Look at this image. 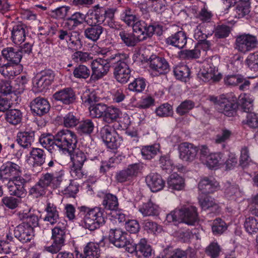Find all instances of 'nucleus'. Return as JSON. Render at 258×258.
Wrapping results in <instances>:
<instances>
[{"label": "nucleus", "instance_id": "1", "mask_svg": "<svg viewBox=\"0 0 258 258\" xmlns=\"http://www.w3.org/2000/svg\"><path fill=\"white\" fill-rule=\"evenodd\" d=\"M132 32L121 30L118 37L120 43L128 47L135 46L140 41L150 39L154 35L161 36L163 33V26L158 21L151 19L137 21L133 26Z\"/></svg>", "mask_w": 258, "mask_h": 258}, {"label": "nucleus", "instance_id": "2", "mask_svg": "<svg viewBox=\"0 0 258 258\" xmlns=\"http://www.w3.org/2000/svg\"><path fill=\"white\" fill-rule=\"evenodd\" d=\"M116 9H105L99 5L89 9L86 14L87 24L107 26L110 28L119 29L120 24L115 20L114 14Z\"/></svg>", "mask_w": 258, "mask_h": 258}, {"label": "nucleus", "instance_id": "3", "mask_svg": "<svg viewBox=\"0 0 258 258\" xmlns=\"http://www.w3.org/2000/svg\"><path fill=\"white\" fill-rule=\"evenodd\" d=\"M131 59L129 53L123 52L114 53L112 68L116 81L121 84H125L132 77L133 70L131 68Z\"/></svg>", "mask_w": 258, "mask_h": 258}, {"label": "nucleus", "instance_id": "4", "mask_svg": "<svg viewBox=\"0 0 258 258\" xmlns=\"http://www.w3.org/2000/svg\"><path fill=\"white\" fill-rule=\"evenodd\" d=\"M80 211L83 213V227L90 231L100 227L105 222V215L104 210L99 207L90 209L86 206L79 207Z\"/></svg>", "mask_w": 258, "mask_h": 258}, {"label": "nucleus", "instance_id": "5", "mask_svg": "<svg viewBox=\"0 0 258 258\" xmlns=\"http://www.w3.org/2000/svg\"><path fill=\"white\" fill-rule=\"evenodd\" d=\"M166 219L169 222H180L188 225H195L198 222L199 218L197 208L191 206L175 209L167 215Z\"/></svg>", "mask_w": 258, "mask_h": 258}, {"label": "nucleus", "instance_id": "6", "mask_svg": "<svg viewBox=\"0 0 258 258\" xmlns=\"http://www.w3.org/2000/svg\"><path fill=\"white\" fill-rule=\"evenodd\" d=\"M2 54L7 61L0 68V73L5 77L11 78L15 75V72L12 70L13 66L19 64L22 58V51L19 49L13 47H7L3 49Z\"/></svg>", "mask_w": 258, "mask_h": 258}, {"label": "nucleus", "instance_id": "7", "mask_svg": "<svg viewBox=\"0 0 258 258\" xmlns=\"http://www.w3.org/2000/svg\"><path fill=\"white\" fill-rule=\"evenodd\" d=\"M114 53L106 54L103 58H96L91 62L92 73L90 80L96 82L105 76L112 67L113 63Z\"/></svg>", "mask_w": 258, "mask_h": 258}, {"label": "nucleus", "instance_id": "8", "mask_svg": "<svg viewBox=\"0 0 258 258\" xmlns=\"http://www.w3.org/2000/svg\"><path fill=\"white\" fill-rule=\"evenodd\" d=\"M61 181V174L57 175L48 173H46L43 174L39 181L30 189L29 194L35 198L40 197L45 194L46 190L48 186L52 184L53 186L57 187Z\"/></svg>", "mask_w": 258, "mask_h": 258}, {"label": "nucleus", "instance_id": "9", "mask_svg": "<svg viewBox=\"0 0 258 258\" xmlns=\"http://www.w3.org/2000/svg\"><path fill=\"white\" fill-rule=\"evenodd\" d=\"M55 141L57 150L62 154H67L76 148L78 139L76 134L69 130H61L55 134Z\"/></svg>", "mask_w": 258, "mask_h": 258}, {"label": "nucleus", "instance_id": "10", "mask_svg": "<svg viewBox=\"0 0 258 258\" xmlns=\"http://www.w3.org/2000/svg\"><path fill=\"white\" fill-rule=\"evenodd\" d=\"M99 135L106 147L110 149H118L123 142L122 137L109 125H105L101 128Z\"/></svg>", "mask_w": 258, "mask_h": 258}, {"label": "nucleus", "instance_id": "11", "mask_svg": "<svg viewBox=\"0 0 258 258\" xmlns=\"http://www.w3.org/2000/svg\"><path fill=\"white\" fill-rule=\"evenodd\" d=\"M60 224L59 223L52 229L51 238L53 242L51 245L44 247L46 251L55 254L58 253L65 245L66 239V226L64 224Z\"/></svg>", "mask_w": 258, "mask_h": 258}, {"label": "nucleus", "instance_id": "12", "mask_svg": "<svg viewBox=\"0 0 258 258\" xmlns=\"http://www.w3.org/2000/svg\"><path fill=\"white\" fill-rule=\"evenodd\" d=\"M53 71L44 70L37 75L33 80V89L36 92H46L54 81Z\"/></svg>", "mask_w": 258, "mask_h": 258}, {"label": "nucleus", "instance_id": "13", "mask_svg": "<svg viewBox=\"0 0 258 258\" xmlns=\"http://www.w3.org/2000/svg\"><path fill=\"white\" fill-rule=\"evenodd\" d=\"M127 236L126 232L119 228H111L108 232L109 242L117 247H125L127 251L128 247L132 246Z\"/></svg>", "mask_w": 258, "mask_h": 258}, {"label": "nucleus", "instance_id": "14", "mask_svg": "<svg viewBox=\"0 0 258 258\" xmlns=\"http://www.w3.org/2000/svg\"><path fill=\"white\" fill-rule=\"evenodd\" d=\"M257 45L256 36L250 34H243L237 36L236 39V48L243 53L254 49Z\"/></svg>", "mask_w": 258, "mask_h": 258}, {"label": "nucleus", "instance_id": "15", "mask_svg": "<svg viewBox=\"0 0 258 258\" xmlns=\"http://www.w3.org/2000/svg\"><path fill=\"white\" fill-rule=\"evenodd\" d=\"M52 97L55 101L64 106L74 104L77 99L76 92L71 87H66L57 90L53 94Z\"/></svg>", "mask_w": 258, "mask_h": 258}, {"label": "nucleus", "instance_id": "16", "mask_svg": "<svg viewBox=\"0 0 258 258\" xmlns=\"http://www.w3.org/2000/svg\"><path fill=\"white\" fill-rule=\"evenodd\" d=\"M211 100L218 105L219 111L226 116L231 117L235 114V109L237 107V104L231 99L221 97L219 99L217 97H212Z\"/></svg>", "mask_w": 258, "mask_h": 258}, {"label": "nucleus", "instance_id": "17", "mask_svg": "<svg viewBox=\"0 0 258 258\" xmlns=\"http://www.w3.org/2000/svg\"><path fill=\"white\" fill-rule=\"evenodd\" d=\"M27 180L21 176H16L12 180L9 181L7 186L10 195L22 198L26 195L25 188Z\"/></svg>", "mask_w": 258, "mask_h": 258}, {"label": "nucleus", "instance_id": "18", "mask_svg": "<svg viewBox=\"0 0 258 258\" xmlns=\"http://www.w3.org/2000/svg\"><path fill=\"white\" fill-rule=\"evenodd\" d=\"M187 36L186 33L179 30L171 34L165 39V43L167 46H172L176 48L182 49L187 44Z\"/></svg>", "mask_w": 258, "mask_h": 258}, {"label": "nucleus", "instance_id": "19", "mask_svg": "<svg viewBox=\"0 0 258 258\" xmlns=\"http://www.w3.org/2000/svg\"><path fill=\"white\" fill-rule=\"evenodd\" d=\"M150 68L157 72L159 74H165L170 70L169 62L163 57L152 55L149 59Z\"/></svg>", "mask_w": 258, "mask_h": 258}, {"label": "nucleus", "instance_id": "20", "mask_svg": "<svg viewBox=\"0 0 258 258\" xmlns=\"http://www.w3.org/2000/svg\"><path fill=\"white\" fill-rule=\"evenodd\" d=\"M217 71L216 67L212 63L205 64L203 69H201L198 74V77L205 83L208 82L211 80L214 82H218L221 79V75L219 74L216 75L215 73Z\"/></svg>", "mask_w": 258, "mask_h": 258}, {"label": "nucleus", "instance_id": "21", "mask_svg": "<svg viewBox=\"0 0 258 258\" xmlns=\"http://www.w3.org/2000/svg\"><path fill=\"white\" fill-rule=\"evenodd\" d=\"M50 104L47 99L37 97L31 103L30 108L34 116H41L46 114L50 109Z\"/></svg>", "mask_w": 258, "mask_h": 258}, {"label": "nucleus", "instance_id": "22", "mask_svg": "<svg viewBox=\"0 0 258 258\" xmlns=\"http://www.w3.org/2000/svg\"><path fill=\"white\" fill-rule=\"evenodd\" d=\"M15 237L23 243L30 242L34 237L33 228L24 224L18 225L14 231Z\"/></svg>", "mask_w": 258, "mask_h": 258}, {"label": "nucleus", "instance_id": "23", "mask_svg": "<svg viewBox=\"0 0 258 258\" xmlns=\"http://www.w3.org/2000/svg\"><path fill=\"white\" fill-rule=\"evenodd\" d=\"M84 22H86V15L80 12H75L64 18L63 25L69 30H73Z\"/></svg>", "mask_w": 258, "mask_h": 258}, {"label": "nucleus", "instance_id": "24", "mask_svg": "<svg viewBox=\"0 0 258 258\" xmlns=\"http://www.w3.org/2000/svg\"><path fill=\"white\" fill-rule=\"evenodd\" d=\"M224 81L227 86H235L239 85V89L244 91L249 87L250 82L245 79L243 76L239 74H232L226 76Z\"/></svg>", "mask_w": 258, "mask_h": 258}, {"label": "nucleus", "instance_id": "25", "mask_svg": "<svg viewBox=\"0 0 258 258\" xmlns=\"http://www.w3.org/2000/svg\"><path fill=\"white\" fill-rule=\"evenodd\" d=\"M180 157L185 161H192L196 156L199 149L194 144L187 142L182 143L179 147Z\"/></svg>", "mask_w": 258, "mask_h": 258}, {"label": "nucleus", "instance_id": "26", "mask_svg": "<svg viewBox=\"0 0 258 258\" xmlns=\"http://www.w3.org/2000/svg\"><path fill=\"white\" fill-rule=\"evenodd\" d=\"M152 249L151 245L147 242L145 238H142L140 242L131 247H128L127 251L132 253L135 251L137 253H140L145 257H149L151 256L152 253Z\"/></svg>", "mask_w": 258, "mask_h": 258}, {"label": "nucleus", "instance_id": "27", "mask_svg": "<svg viewBox=\"0 0 258 258\" xmlns=\"http://www.w3.org/2000/svg\"><path fill=\"white\" fill-rule=\"evenodd\" d=\"M26 27L22 23L15 24L11 30V39L14 43L19 45L23 42L26 36Z\"/></svg>", "mask_w": 258, "mask_h": 258}, {"label": "nucleus", "instance_id": "28", "mask_svg": "<svg viewBox=\"0 0 258 258\" xmlns=\"http://www.w3.org/2000/svg\"><path fill=\"white\" fill-rule=\"evenodd\" d=\"M84 29V35L86 38L93 42H97L104 31V28L100 25L88 24Z\"/></svg>", "mask_w": 258, "mask_h": 258}, {"label": "nucleus", "instance_id": "29", "mask_svg": "<svg viewBox=\"0 0 258 258\" xmlns=\"http://www.w3.org/2000/svg\"><path fill=\"white\" fill-rule=\"evenodd\" d=\"M146 182L152 192H157L161 190L165 184L161 176L155 173H152L147 175Z\"/></svg>", "mask_w": 258, "mask_h": 258}, {"label": "nucleus", "instance_id": "30", "mask_svg": "<svg viewBox=\"0 0 258 258\" xmlns=\"http://www.w3.org/2000/svg\"><path fill=\"white\" fill-rule=\"evenodd\" d=\"M55 134H43L39 139V142L41 146L52 153L57 150V144L55 141Z\"/></svg>", "mask_w": 258, "mask_h": 258}, {"label": "nucleus", "instance_id": "31", "mask_svg": "<svg viewBox=\"0 0 258 258\" xmlns=\"http://www.w3.org/2000/svg\"><path fill=\"white\" fill-rule=\"evenodd\" d=\"M35 132L31 130L19 132L17 134V141L18 143L22 147L27 148L31 146L34 142Z\"/></svg>", "mask_w": 258, "mask_h": 258}, {"label": "nucleus", "instance_id": "32", "mask_svg": "<svg viewBox=\"0 0 258 258\" xmlns=\"http://www.w3.org/2000/svg\"><path fill=\"white\" fill-rule=\"evenodd\" d=\"M45 211L46 212V215L44 218V221L49 222L52 225L58 222L59 212L55 205L50 202H47Z\"/></svg>", "mask_w": 258, "mask_h": 258}, {"label": "nucleus", "instance_id": "33", "mask_svg": "<svg viewBox=\"0 0 258 258\" xmlns=\"http://www.w3.org/2000/svg\"><path fill=\"white\" fill-rule=\"evenodd\" d=\"M95 124L91 119H85L79 121L76 127L77 133L81 136H90L93 133Z\"/></svg>", "mask_w": 258, "mask_h": 258}, {"label": "nucleus", "instance_id": "34", "mask_svg": "<svg viewBox=\"0 0 258 258\" xmlns=\"http://www.w3.org/2000/svg\"><path fill=\"white\" fill-rule=\"evenodd\" d=\"M147 81L143 77L134 78L127 85V89L135 94L143 93L147 86Z\"/></svg>", "mask_w": 258, "mask_h": 258}, {"label": "nucleus", "instance_id": "35", "mask_svg": "<svg viewBox=\"0 0 258 258\" xmlns=\"http://www.w3.org/2000/svg\"><path fill=\"white\" fill-rule=\"evenodd\" d=\"M120 19L128 26H133L138 20L135 11L130 7L125 8L120 14Z\"/></svg>", "mask_w": 258, "mask_h": 258}, {"label": "nucleus", "instance_id": "36", "mask_svg": "<svg viewBox=\"0 0 258 258\" xmlns=\"http://www.w3.org/2000/svg\"><path fill=\"white\" fill-rule=\"evenodd\" d=\"M230 101H234L237 104V107L235 109V114L237 109L240 108L243 111L248 113L252 109L253 100L250 98L249 94H244L243 95H240L238 100L236 98L231 99Z\"/></svg>", "mask_w": 258, "mask_h": 258}, {"label": "nucleus", "instance_id": "37", "mask_svg": "<svg viewBox=\"0 0 258 258\" xmlns=\"http://www.w3.org/2000/svg\"><path fill=\"white\" fill-rule=\"evenodd\" d=\"M23 113L17 109L8 110L5 113V118L7 122L13 125H17L22 122Z\"/></svg>", "mask_w": 258, "mask_h": 258}, {"label": "nucleus", "instance_id": "38", "mask_svg": "<svg viewBox=\"0 0 258 258\" xmlns=\"http://www.w3.org/2000/svg\"><path fill=\"white\" fill-rule=\"evenodd\" d=\"M167 184L168 187L172 190H180L184 188L185 181L182 176L174 173L169 176Z\"/></svg>", "mask_w": 258, "mask_h": 258}, {"label": "nucleus", "instance_id": "39", "mask_svg": "<svg viewBox=\"0 0 258 258\" xmlns=\"http://www.w3.org/2000/svg\"><path fill=\"white\" fill-rule=\"evenodd\" d=\"M175 78L183 82H187L189 80L190 71L186 65L176 66L173 70Z\"/></svg>", "mask_w": 258, "mask_h": 258}, {"label": "nucleus", "instance_id": "40", "mask_svg": "<svg viewBox=\"0 0 258 258\" xmlns=\"http://www.w3.org/2000/svg\"><path fill=\"white\" fill-rule=\"evenodd\" d=\"M120 113L121 111L119 108L113 106H107L103 115V120L108 123L114 122L119 118Z\"/></svg>", "mask_w": 258, "mask_h": 258}, {"label": "nucleus", "instance_id": "41", "mask_svg": "<svg viewBox=\"0 0 258 258\" xmlns=\"http://www.w3.org/2000/svg\"><path fill=\"white\" fill-rule=\"evenodd\" d=\"M19 219L23 221L26 226L33 227L38 225V218L35 214L32 213L30 211L28 212H20L19 214Z\"/></svg>", "mask_w": 258, "mask_h": 258}, {"label": "nucleus", "instance_id": "42", "mask_svg": "<svg viewBox=\"0 0 258 258\" xmlns=\"http://www.w3.org/2000/svg\"><path fill=\"white\" fill-rule=\"evenodd\" d=\"M139 211L144 216H153L158 215L159 207L151 201L140 206Z\"/></svg>", "mask_w": 258, "mask_h": 258}, {"label": "nucleus", "instance_id": "43", "mask_svg": "<svg viewBox=\"0 0 258 258\" xmlns=\"http://www.w3.org/2000/svg\"><path fill=\"white\" fill-rule=\"evenodd\" d=\"M160 146L159 144L146 146L142 148L141 154L144 160H151L160 153Z\"/></svg>", "mask_w": 258, "mask_h": 258}, {"label": "nucleus", "instance_id": "44", "mask_svg": "<svg viewBox=\"0 0 258 258\" xmlns=\"http://www.w3.org/2000/svg\"><path fill=\"white\" fill-rule=\"evenodd\" d=\"M83 255L86 258H98L100 253L98 243L88 242L84 248Z\"/></svg>", "mask_w": 258, "mask_h": 258}, {"label": "nucleus", "instance_id": "45", "mask_svg": "<svg viewBox=\"0 0 258 258\" xmlns=\"http://www.w3.org/2000/svg\"><path fill=\"white\" fill-rule=\"evenodd\" d=\"M102 205L107 210H115L118 206V199L115 195L106 194L103 197Z\"/></svg>", "mask_w": 258, "mask_h": 258}, {"label": "nucleus", "instance_id": "46", "mask_svg": "<svg viewBox=\"0 0 258 258\" xmlns=\"http://www.w3.org/2000/svg\"><path fill=\"white\" fill-rule=\"evenodd\" d=\"M244 227L248 234H256L258 232V220L252 216L246 218L244 223Z\"/></svg>", "mask_w": 258, "mask_h": 258}, {"label": "nucleus", "instance_id": "47", "mask_svg": "<svg viewBox=\"0 0 258 258\" xmlns=\"http://www.w3.org/2000/svg\"><path fill=\"white\" fill-rule=\"evenodd\" d=\"M27 82L28 79L25 75H21L18 77L13 82H12L15 95L20 94L24 92Z\"/></svg>", "mask_w": 258, "mask_h": 258}, {"label": "nucleus", "instance_id": "48", "mask_svg": "<svg viewBox=\"0 0 258 258\" xmlns=\"http://www.w3.org/2000/svg\"><path fill=\"white\" fill-rule=\"evenodd\" d=\"M250 4H238L235 8V17L241 19L244 18L248 20L250 17Z\"/></svg>", "mask_w": 258, "mask_h": 258}, {"label": "nucleus", "instance_id": "49", "mask_svg": "<svg viewBox=\"0 0 258 258\" xmlns=\"http://www.w3.org/2000/svg\"><path fill=\"white\" fill-rule=\"evenodd\" d=\"M155 99L150 94L142 95L137 102V107L140 109H146L154 105Z\"/></svg>", "mask_w": 258, "mask_h": 258}, {"label": "nucleus", "instance_id": "50", "mask_svg": "<svg viewBox=\"0 0 258 258\" xmlns=\"http://www.w3.org/2000/svg\"><path fill=\"white\" fill-rule=\"evenodd\" d=\"M195 107V103L189 99H186L177 106L176 109V113L180 116H183L188 113Z\"/></svg>", "mask_w": 258, "mask_h": 258}, {"label": "nucleus", "instance_id": "51", "mask_svg": "<svg viewBox=\"0 0 258 258\" xmlns=\"http://www.w3.org/2000/svg\"><path fill=\"white\" fill-rule=\"evenodd\" d=\"M73 76L75 78L86 79L91 77V72L89 68L84 64H79L73 71Z\"/></svg>", "mask_w": 258, "mask_h": 258}, {"label": "nucleus", "instance_id": "52", "mask_svg": "<svg viewBox=\"0 0 258 258\" xmlns=\"http://www.w3.org/2000/svg\"><path fill=\"white\" fill-rule=\"evenodd\" d=\"M79 118L77 113L74 112H69L63 117V125L64 126L71 128L76 126L79 123Z\"/></svg>", "mask_w": 258, "mask_h": 258}, {"label": "nucleus", "instance_id": "53", "mask_svg": "<svg viewBox=\"0 0 258 258\" xmlns=\"http://www.w3.org/2000/svg\"><path fill=\"white\" fill-rule=\"evenodd\" d=\"M107 105L104 104L98 103L91 105L89 110L91 115L95 118L103 117L104 114L106 109Z\"/></svg>", "mask_w": 258, "mask_h": 258}, {"label": "nucleus", "instance_id": "54", "mask_svg": "<svg viewBox=\"0 0 258 258\" xmlns=\"http://www.w3.org/2000/svg\"><path fill=\"white\" fill-rule=\"evenodd\" d=\"M67 43L71 49L78 50L82 48V43L79 35L76 32H72L68 39Z\"/></svg>", "mask_w": 258, "mask_h": 258}, {"label": "nucleus", "instance_id": "55", "mask_svg": "<svg viewBox=\"0 0 258 258\" xmlns=\"http://www.w3.org/2000/svg\"><path fill=\"white\" fill-rule=\"evenodd\" d=\"M142 225L144 230L148 233L154 234L161 230L160 226L156 222L150 219L145 220Z\"/></svg>", "mask_w": 258, "mask_h": 258}, {"label": "nucleus", "instance_id": "56", "mask_svg": "<svg viewBox=\"0 0 258 258\" xmlns=\"http://www.w3.org/2000/svg\"><path fill=\"white\" fill-rule=\"evenodd\" d=\"M72 58L76 62L84 63L92 60L93 57L90 53L77 51L73 53Z\"/></svg>", "mask_w": 258, "mask_h": 258}, {"label": "nucleus", "instance_id": "57", "mask_svg": "<svg viewBox=\"0 0 258 258\" xmlns=\"http://www.w3.org/2000/svg\"><path fill=\"white\" fill-rule=\"evenodd\" d=\"M246 64L254 72L258 71V51L250 53L245 59Z\"/></svg>", "mask_w": 258, "mask_h": 258}, {"label": "nucleus", "instance_id": "58", "mask_svg": "<svg viewBox=\"0 0 258 258\" xmlns=\"http://www.w3.org/2000/svg\"><path fill=\"white\" fill-rule=\"evenodd\" d=\"M13 93L15 94V91L11 82L3 80L0 81V96H7Z\"/></svg>", "mask_w": 258, "mask_h": 258}, {"label": "nucleus", "instance_id": "59", "mask_svg": "<svg viewBox=\"0 0 258 258\" xmlns=\"http://www.w3.org/2000/svg\"><path fill=\"white\" fill-rule=\"evenodd\" d=\"M67 154L70 157L71 161H86V154L77 147Z\"/></svg>", "mask_w": 258, "mask_h": 258}, {"label": "nucleus", "instance_id": "60", "mask_svg": "<svg viewBox=\"0 0 258 258\" xmlns=\"http://www.w3.org/2000/svg\"><path fill=\"white\" fill-rule=\"evenodd\" d=\"M230 32V26L225 24H220L216 26L214 34L217 38H225L229 36Z\"/></svg>", "mask_w": 258, "mask_h": 258}, {"label": "nucleus", "instance_id": "61", "mask_svg": "<svg viewBox=\"0 0 258 258\" xmlns=\"http://www.w3.org/2000/svg\"><path fill=\"white\" fill-rule=\"evenodd\" d=\"M172 107L168 103L161 105L156 109V114L160 117L169 116L172 114Z\"/></svg>", "mask_w": 258, "mask_h": 258}, {"label": "nucleus", "instance_id": "62", "mask_svg": "<svg viewBox=\"0 0 258 258\" xmlns=\"http://www.w3.org/2000/svg\"><path fill=\"white\" fill-rule=\"evenodd\" d=\"M182 57L186 59L199 58L201 56V51L195 46L193 49H185L180 51Z\"/></svg>", "mask_w": 258, "mask_h": 258}, {"label": "nucleus", "instance_id": "63", "mask_svg": "<svg viewBox=\"0 0 258 258\" xmlns=\"http://www.w3.org/2000/svg\"><path fill=\"white\" fill-rule=\"evenodd\" d=\"M242 123L251 128H258V117L256 114L249 112L247 114L246 118L243 120Z\"/></svg>", "mask_w": 258, "mask_h": 258}, {"label": "nucleus", "instance_id": "64", "mask_svg": "<svg viewBox=\"0 0 258 258\" xmlns=\"http://www.w3.org/2000/svg\"><path fill=\"white\" fill-rule=\"evenodd\" d=\"M225 195L227 198L235 199L234 196L240 194L239 189L237 185H231L229 182L225 184Z\"/></svg>", "mask_w": 258, "mask_h": 258}]
</instances>
